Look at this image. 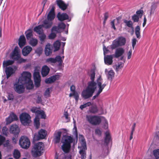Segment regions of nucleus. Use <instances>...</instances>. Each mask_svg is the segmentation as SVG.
Here are the masks:
<instances>
[{"label":"nucleus","instance_id":"obj_1","mask_svg":"<svg viewBox=\"0 0 159 159\" xmlns=\"http://www.w3.org/2000/svg\"><path fill=\"white\" fill-rule=\"evenodd\" d=\"M31 78L30 73L24 71L21 74V76L19 79V81L24 85H25L27 89H32L34 87V85Z\"/></svg>","mask_w":159,"mask_h":159},{"label":"nucleus","instance_id":"obj_2","mask_svg":"<svg viewBox=\"0 0 159 159\" xmlns=\"http://www.w3.org/2000/svg\"><path fill=\"white\" fill-rule=\"evenodd\" d=\"M64 141L62 142L63 145L61 146V148L63 151L65 153L69 152L71 148V143L74 141V139L70 136L65 135L64 136Z\"/></svg>","mask_w":159,"mask_h":159},{"label":"nucleus","instance_id":"obj_3","mask_svg":"<svg viewBox=\"0 0 159 159\" xmlns=\"http://www.w3.org/2000/svg\"><path fill=\"white\" fill-rule=\"evenodd\" d=\"M44 144L42 142L35 144L32 148L31 153L33 157H37L41 155L43 153Z\"/></svg>","mask_w":159,"mask_h":159},{"label":"nucleus","instance_id":"obj_4","mask_svg":"<svg viewBox=\"0 0 159 159\" xmlns=\"http://www.w3.org/2000/svg\"><path fill=\"white\" fill-rule=\"evenodd\" d=\"M18 47L17 46L15 47L14 50L11 54V58L14 60L17 61V63H21L25 62L26 60L20 57V54L18 52Z\"/></svg>","mask_w":159,"mask_h":159},{"label":"nucleus","instance_id":"obj_5","mask_svg":"<svg viewBox=\"0 0 159 159\" xmlns=\"http://www.w3.org/2000/svg\"><path fill=\"white\" fill-rule=\"evenodd\" d=\"M103 79L101 76H100L97 79V82L98 89L96 95L92 98V100H93L98 97L100 93L103 90L107 85L105 84H102V82Z\"/></svg>","mask_w":159,"mask_h":159},{"label":"nucleus","instance_id":"obj_6","mask_svg":"<svg viewBox=\"0 0 159 159\" xmlns=\"http://www.w3.org/2000/svg\"><path fill=\"white\" fill-rule=\"evenodd\" d=\"M126 43V39L125 38L120 37L118 38L117 40H114L110 47L112 49H114L119 46L124 45Z\"/></svg>","mask_w":159,"mask_h":159},{"label":"nucleus","instance_id":"obj_7","mask_svg":"<svg viewBox=\"0 0 159 159\" xmlns=\"http://www.w3.org/2000/svg\"><path fill=\"white\" fill-rule=\"evenodd\" d=\"M86 118L90 124L93 125H99L101 122L100 117L97 116L86 115Z\"/></svg>","mask_w":159,"mask_h":159},{"label":"nucleus","instance_id":"obj_8","mask_svg":"<svg viewBox=\"0 0 159 159\" xmlns=\"http://www.w3.org/2000/svg\"><path fill=\"white\" fill-rule=\"evenodd\" d=\"M20 147L24 149H27L30 147V142L29 139L26 136H22L19 140Z\"/></svg>","mask_w":159,"mask_h":159},{"label":"nucleus","instance_id":"obj_9","mask_svg":"<svg viewBox=\"0 0 159 159\" xmlns=\"http://www.w3.org/2000/svg\"><path fill=\"white\" fill-rule=\"evenodd\" d=\"M24 84L18 81L14 84L13 88L15 91L19 94L23 93L25 91V87Z\"/></svg>","mask_w":159,"mask_h":159},{"label":"nucleus","instance_id":"obj_10","mask_svg":"<svg viewBox=\"0 0 159 159\" xmlns=\"http://www.w3.org/2000/svg\"><path fill=\"white\" fill-rule=\"evenodd\" d=\"M20 119L21 123L25 125L30 123L31 121L30 116L26 113H22L20 115Z\"/></svg>","mask_w":159,"mask_h":159},{"label":"nucleus","instance_id":"obj_11","mask_svg":"<svg viewBox=\"0 0 159 159\" xmlns=\"http://www.w3.org/2000/svg\"><path fill=\"white\" fill-rule=\"evenodd\" d=\"M82 146L83 149H81L79 151V153L80 155L81 159H86V152L85 149H87L86 142L84 138L81 139Z\"/></svg>","mask_w":159,"mask_h":159},{"label":"nucleus","instance_id":"obj_12","mask_svg":"<svg viewBox=\"0 0 159 159\" xmlns=\"http://www.w3.org/2000/svg\"><path fill=\"white\" fill-rule=\"evenodd\" d=\"M47 134V132L44 129H41L38 132V134H34V139L35 140H39L40 139H44Z\"/></svg>","mask_w":159,"mask_h":159},{"label":"nucleus","instance_id":"obj_13","mask_svg":"<svg viewBox=\"0 0 159 159\" xmlns=\"http://www.w3.org/2000/svg\"><path fill=\"white\" fill-rule=\"evenodd\" d=\"M33 77L35 87H39L40 85L41 80L39 72L38 71L34 72L33 74Z\"/></svg>","mask_w":159,"mask_h":159},{"label":"nucleus","instance_id":"obj_14","mask_svg":"<svg viewBox=\"0 0 159 159\" xmlns=\"http://www.w3.org/2000/svg\"><path fill=\"white\" fill-rule=\"evenodd\" d=\"M93 93L87 87L81 93V96L84 99H88L92 96Z\"/></svg>","mask_w":159,"mask_h":159},{"label":"nucleus","instance_id":"obj_15","mask_svg":"<svg viewBox=\"0 0 159 159\" xmlns=\"http://www.w3.org/2000/svg\"><path fill=\"white\" fill-rule=\"evenodd\" d=\"M70 90L72 92L69 94L70 97L74 96L76 102L78 101L79 99V95L78 93L76 91L75 87L74 85H72L70 87Z\"/></svg>","mask_w":159,"mask_h":159},{"label":"nucleus","instance_id":"obj_16","mask_svg":"<svg viewBox=\"0 0 159 159\" xmlns=\"http://www.w3.org/2000/svg\"><path fill=\"white\" fill-rule=\"evenodd\" d=\"M55 7L53 6L47 15L46 20L52 22L55 17Z\"/></svg>","mask_w":159,"mask_h":159},{"label":"nucleus","instance_id":"obj_17","mask_svg":"<svg viewBox=\"0 0 159 159\" xmlns=\"http://www.w3.org/2000/svg\"><path fill=\"white\" fill-rule=\"evenodd\" d=\"M20 131L18 126L16 125H12L10 126V132L14 134L15 137L18 134Z\"/></svg>","mask_w":159,"mask_h":159},{"label":"nucleus","instance_id":"obj_18","mask_svg":"<svg viewBox=\"0 0 159 159\" xmlns=\"http://www.w3.org/2000/svg\"><path fill=\"white\" fill-rule=\"evenodd\" d=\"M97 82L90 81L88 83L87 88L94 93L97 89Z\"/></svg>","mask_w":159,"mask_h":159},{"label":"nucleus","instance_id":"obj_19","mask_svg":"<svg viewBox=\"0 0 159 159\" xmlns=\"http://www.w3.org/2000/svg\"><path fill=\"white\" fill-rule=\"evenodd\" d=\"M60 77L59 75H53L50 77L46 79L45 80V82L47 84H51L53 83L57 80H58Z\"/></svg>","mask_w":159,"mask_h":159},{"label":"nucleus","instance_id":"obj_20","mask_svg":"<svg viewBox=\"0 0 159 159\" xmlns=\"http://www.w3.org/2000/svg\"><path fill=\"white\" fill-rule=\"evenodd\" d=\"M113 55H107L104 56V62L105 64L107 65H110L113 63Z\"/></svg>","mask_w":159,"mask_h":159},{"label":"nucleus","instance_id":"obj_21","mask_svg":"<svg viewBox=\"0 0 159 159\" xmlns=\"http://www.w3.org/2000/svg\"><path fill=\"white\" fill-rule=\"evenodd\" d=\"M7 79H8L15 72L14 69L11 66L6 67L5 70Z\"/></svg>","mask_w":159,"mask_h":159},{"label":"nucleus","instance_id":"obj_22","mask_svg":"<svg viewBox=\"0 0 159 159\" xmlns=\"http://www.w3.org/2000/svg\"><path fill=\"white\" fill-rule=\"evenodd\" d=\"M57 17L58 20L61 21L68 20L69 18L68 15L66 13L61 14L60 12H59L57 15Z\"/></svg>","mask_w":159,"mask_h":159},{"label":"nucleus","instance_id":"obj_23","mask_svg":"<svg viewBox=\"0 0 159 159\" xmlns=\"http://www.w3.org/2000/svg\"><path fill=\"white\" fill-rule=\"evenodd\" d=\"M18 118L16 114L13 113L10 114V116L6 120L7 124H10L14 120H16Z\"/></svg>","mask_w":159,"mask_h":159},{"label":"nucleus","instance_id":"obj_24","mask_svg":"<svg viewBox=\"0 0 159 159\" xmlns=\"http://www.w3.org/2000/svg\"><path fill=\"white\" fill-rule=\"evenodd\" d=\"M52 25V21H51L46 19H45L43 21V24L41 25L43 28L45 29H47L50 28Z\"/></svg>","mask_w":159,"mask_h":159},{"label":"nucleus","instance_id":"obj_25","mask_svg":"<svg viewBox=\"0 0 159 159\" xmlns=\"http://www.w3.org/2000/svg\"><path fill=\"white\" fill-rule=\"evenodd\" d=\"M124 50L121 48H119L116 49L114 54V57L116 58L121 57L124 53Z\"/></svg>","mask_w":159,"mask_h":159},{"label":"nucleus","instance_id":"obj_26","mask_svg":"<svg viewBox=\"0 0 159 159\" xmlns=\"http://www.w3.org/2000/svg\"><path fill=\"white\" fill-rule=\"evenodd\" d=\"M56 2L57 5L62 10L64 11L67 8V6L62 0H57Z\"/></svg>","mask_w":159,"mask_h":159},{"label":"nucleus","instance_id":"obj_27","mask_svg":"<svg viewBox=\"0 0 159 159\" xmlns=\"http://www.w3.org/2000/svg\"><path fill=\"white\" fill-rule=\"evenodd\" d=\"M51 47L52 46L50 43H48L46 45L44 52L46 56H49L51 54L52 51Z\"/></svg>","mask_w":159,"mask_h":159},{"label":"nucleus","instance_id":"obj_28","mask_svg":"<svg viewBox=\"0 0 159 159\" xmlns=\"http://www.w3.org/2000/svg\"><path fill=\"white\" fill-rule=\"evenodd\" d=\"M49 68L46 65L43 66L42 68L41 74L43 77L46 76L49 73Z\"/></svg>","mask_w":159,"mask_h":159},{"label":"nucleus","instance_id":"obj_29","mask_svg":"<svg viewBox=\"0 0 159 159\" xmlns=\"http://www.w3.org/2000/svg\"><path fill=\"white\" fill-rule=\"evenodd\" d=\"M26 39L24 35H21L19 39L18 45L20 48L23 47L25 44Z\"/></svg>","mask_w":159,"mask_h":159},{"label":"nucleus","instance_id":"obj_30","mask_svg":"<svg viewBox=\"0 0 159 159\" xmlns=\"http://www.w3.org/2000/svg\"><path fill=\"white\" fill-rule=\"evenodd\" d=\"M32 48L30 46L25 47L22 50V53L24 56H27L31 51Z\"/></svg>","mask_w":159,"mask_h":159},{"label":"nucleus","instance_id":"obj_31","mask_svg":"<svg viewBox=\"0 0 159 159\" xmlns=\"http://www.w3.org/2000/svg\"><path fill=\"white\" fill-rule=\"evenodd\" d=\"M158 4V2H153L152 3L150 10V15L154 14Z\"/></svg>","mask_w":159,"mask_h":159},{"label":"nucleus","instance_id":"obj_32","mask_svg":"<svg viewBox=\"0 0 159 159\" xmlns=\"http://www.w3.org/2000/svg\"><path fill=\"white\" fill-rule=\"evenodd\" d=\"M124 66V64L121 62H118L117 64L114 66L116 72H118L121 70Z\"/></svg>","mask_w":159,"mask_h":159},{"label":"nucleus","instance_id":"obj_33","mask_svg":"<svg viewBox=\"0 0 159 159\" xmlns=\"http://www.w3.org/2000/svg\"><path fill=\"white\" fill-rule=\"evenodd\" d=\"M42 27L41 25L35 26L34 29V31L39 34H41V33L43 32Z\"/></svg>","mask_w":159,"mask_h":159},{"label":"nucleus","instance_id":"obj_34","mask_svg":"<svg viewBox=\"0 0 159 159\" xmlns=\"http://www.w3.org/2000/svg\"><path fill=\"white\" fill-rule=\"evenodd\" d=\"M61 134V131H58L56 134L54 138V142L55 143H57L60 142Z\"/></svg>","mask_w":159,"mask_h":159},{"label":"nucleus","instance_id":"obj_35","mask_svg":"<svg viewBox=\"0 0 159 159\" xmlns=\"http://www.w3.org/2000/svg\"><path fill=\"white\" fill-rule=\"evenodd\" d=\"M56 60V56L55 58L50 57L46 59L45 62L46 63L51 64L52 65H53V64L57 62Z\"/></svg>","mask_w":159,"mask_h":159},{"label":"nucleus","instance_id":"obj_36","mask_svg":"<svg viewBox=\"0 0 159 159\" xmlns=\"http://www.w3.org/2000/svg\"><path fill=\"white\" fill-rule=\"evenodd\" d=\"M26 39L28 40L33 36V31L31 29H29L25 32Z\"/></svg>","mask_w":159,"mask_h":159},{"label":"nucleus","instance_id":"obj_37","mask_svg":"<svg viewBox=\"0 0 159 159\" xmlns=\"http://www.w3.org/2000/svg\"><path fill=\"white\" fill-rule=\"evenodd\" d=\"M89 112L95 114L98 111V107L96 105L92 106L89 109Z\"/></svg>","mask_w":159,"mask_h":159},{"label":"nucleus","instance_id":"obj_38","mask_svg":"<svg viewBox=\"0 0 159 159\" xmlns=\"http://www.w3.org/2000/svg\"><path fill=\"white\" fill-rule=\"evenodd\" d=\"M115 73L113 70H110L108 71L107 76L108 79L112 81L114 76Z\"/></svg>","mask_w":159,"mask_h":159},{"label":"nucleus","instance_id":"obj_39","mask_svg":"<svg viewBox=\"0 0 159 159\" xmlns=\"http://www.w3.org/2000/svg\"><path fill=\"white\" fill-rule=\"evenodd\" d=\"M61 43L58 40L56 41L53 44L54 48V51H56L58 50L59 49Z\"/></svg>","mask_w":159,"mask_h":159},{"label":"nucleus","instance_id":"obj_40","mask_svg":"<svg viewBox=\"0 0 159 159\" xmlns=\"http://www.w3.org/2000/svg\"><path fill=\"white\" fill-rule=\"evenodd\" d=\"M140 27L139 26H136L135 28V34L137 38L139 39L140 38Z\"/></svg>","mask_w":159,"mask_h":159},{"label":"nucleus","instance_id":"obj_41","mask_svg":"<svg viewBox=\"0 0 159 159\" xmlns=\"http://www.w3.org/2000/svg\"><path fill=\"white\" fill-rule=\"evenodd\" d=\"M20 153L18 150L15 149L13 153L14 157L16 159H18L20 158Z\"/></svg>","mask_w":159,"mask_h":159},{"label":"nucleus","instance_id":"obj_42","mask_svg":"<svg viewBox=\"0 0 159 159\" xmlns=\"http://www.w3.org/2000/svg\"><path fill=\"white\" fill-rule=\"evenodd\" d=\"M105 134L106 136L105 138V143L107 144H108L110 142L111 137L109 132H106Z\"/></svg>","mask_w":159,"mask_h":159},{"label":"nucleus","instance_id":"obj_43","mask_svg":"<svg viewBox=\"0 0 159 159\" xmlns=\"http://www.w3.org/2000/svg\"><path fill=\"white\" fill-rule=\"evenodd\" d=\"M90 72L91 74L89 75L90 79L91 80L90 81H94V79L95 75V70L94 69H92L91 70Z\"/></svg>","mask_w":159,"mask_h":159},{"label":"nucleus","instance_id":"obj_44","mask_svg":"<svg viewBox=\"0 0 159 159\" xmlns=\"http://www.w3.org/2000/svg\"><path fill=\"white\" fill-rule=\"evenodd\" d=\"M38 42L37 39L32 38L30 41V43L31 46L33 47H34L37 44Z\"/></svg>","mask_w":159,"mask_h":159},{"label":"nucleus","instance_id":"obj_45","mask_svg":"<svg viewBox=\"0 0 159 159\" xmlns=\"http://www.w3.org/2000/svg\"><path fill=\"white\" fill-rule=\"evenodd\" d=\"M14 62V60H8L3 62V66H7L9 65H12Z\"/></svg>","mask_w":159,"mask_h":159},{"label":"nucleus","instance_id":"obj_46","mask_svg":"<svg viewBox=\"0 0 159 159\" xmlns=\"http://www.w3.org/2000/svg\"><path fill=\"white\" fill-rule=\"evenodd\" d=\"M34 125L37 129H38L40 125L39 119L38 118V115H36L34 120Z\"/></svg>","mask_w":159,"mask_h":159},{"label":"nucleus","instance_id":"obj_47","mask_svg":"<svg viewBox=\"0 0 159 159\" xmlns=\"http://www.w3.org/2000/svg\"><path fill=\"white\" fill-rule=\"evenodd\" d=\"M124 22L126 24V26L128 27L133 28V23L131 21H128L127 20H124Z\"/></svg>","mask_w":159,"mask_h":159},{"label":"nucleus","instance_id":"obj_48","mask_svg":"<svg viewBox=\"0 0 159 159\" xmlns=\"http://www.w3.org/2000/svg\"><path fill=\"white\" fill-rule=\"evenodd\" d=\"M56 61H57V62L58 63V66L59 67H61L62 66V62L61 57L59 56H56Z\"/></svg>","mask_w":159,"mask_h":159},{"label":"nucleus","instance_id":"obj_49","mask_svg":"<svg viewBox=\"0 0 159 159\" xmlns=\"http://www.w3.org/2000/svg\"><path fill=\"white\" fill-rule=\"evenodd\" d=\"M91 105V103L90 102H88L85 103V104L81 105L80 107V108L82 110L84 108H85L87 107H89Z\"/></svg>","mask_w":159,"mask_h":159},{"label":"nucleus","instance_id":"obj_50","mask_svg":"<svg viewBox=\"0 0 159 159\" xmlns=\"http://www.w3.org/2000/svg\"><path fill=\"white\" fill-rule=\"evenodd\" d=\"M153 153L155 157V159H159V149L154 150Z\"/></svg>","mask_w":159,"mask_h":159},{"label":"nucleus","instance_id":"obj_51","mask_svg":"<svg viewBox=\"0 0 159 159\" xmlns=\"http://www.w3.org/2000/svg\"><path fill=\"white\" fill-rule=\"evenodd\" d=\"M39 113H38L37 115H38V118L39 115H41V118L42 119H45L46 117V115L45 114L44 112L43 111L40 110Z\"/></svg>","mask_w":159,"mask_h":159},{"label":"nucleus","instance_id":"obj_52","mask_svg":"<svg viewBox=\"0 0 159 159\" xmlns=\"http://www.w3.org/2000/svg\"><path fill=\"white\" fill-rule=\"evenodd\" d=\"M31 111L33 113H35L37 114V115L38 114V113H39L40 112V110H38V108L36 107H33L31 109Z\"/></svg>","mask_w":159,"mask_h":159},{"label":"nucleus","instance_id":"obj_53","mask_svg":"<svg viewBox=\"0 0 159 159\" xmlns=\"http://www.w3.org/2000/svg\"><path fill=\"white\" fill-rule=\"evenodd\" d=\"M132 19L134 22H138L139 21V17L137 15L134 14L132 16Z\"/></svg>","mask_w":159,"mask_h":159},{"label":"nucleus","instance_id":"obj_54","mask_svg":"<svg viewBox=\"0 0 159 159\" xmlns=\"http://www.w3.org/2000/svg\"><path fill=\"white\" fill-rule=\"evenodd\" d=\"M40 35L39 37L40 39V40L41 42H43L44 41L45 39L46 38V35L43 32L41 33V34H39Z\"/></svg>","mask_w":159,"mask_h":159},{"label":"nucleus","instance_id":"obj_55","mask_svg":"<svg viewBox=\"0 0 159 159\" xmlns=\"http://www.w3.org/2000/svg\"><path fill=\"white\" fill-rule=\"evenodd\" d=\"M58 28L59 30L62 29L63 30H64L66 28V25L63 22H61L58 24Z\"/></svg>","mask_w":159,"mask_h":159},{"label":"nucleus","instance_id":"obj_56","mask_svg":"<svg viewBox=\"0 0 159 159\" xmlns=\"http://www.w3.org/2000/svg\"><path fill=\"white\" fill-rule=\"evenodd\" d=\"M108 47L106 48L104 45V44H103V54L104 56H106V54L110 52L109 50L107 48Z\"/></svg>","mask_w":159,"mask_h":159},{"label":"nucleus","instance_id":"obj_57","mask_svg":"<svg viewBox=\"0 0 159 159\" xmlns=\"http://www.w3.org/2000/svg\"><path fill=\"white\" fill-rule=\"evenodd\" d=\"M14 98V96L12 93H8L7 100H13Z\"/></svg>","mask_w":159,"mask_h":159},{"label":"nucleus","instance_id":"obj_58","mask_svg":"<svg viewBox=\"0 0 159 159\" xmlns=\"http://www.w3.org/2000/svg\"><path fill=\"white\" fill-rule=\"evenodd\" d=\"M108 18V12H105L104 14V19L103 21L104 25L105 24Z\"/></svg>","mask_w":159,"mask_h":159},{"label":"nucleus","instance_id":"obj_59","mask_svg":"<svg viewBox=\"0 0 159 159\" xmlns=\"http://www.w3.org/2000/svg\"><path fill=\"white\" fill-rule=\"evenodd\" d=\"M143 10H139L136 11V15H138L139 17L140 16L141 17L143 15Z\"/></svg>","mask_w":159,"mask_h":159},{"label":"nucleus","instance_id":"obj_60","mask_svg":"<svg viewBox=\"0 0 159 159\" xmlns=\"http://www.w3.org/2000/svg\"><path fill=\"white\" fill-rule=\"evenodd\" d=\"M59 29L58 27V26H54L52 27L51 29V31L53 32L54 31H56L57 32H59Z\"/></svg>","mask_w":159,"mask_h":159},{"label":"nucleus","instance_id":"obj_61","mask_svg":"<svg viewBox=\"0 0 159 159\" xmlns=\"http://www.w3.org/2000/svg\"><path fill=\"white\" fill-rule=\"evenodd\" d=\"M5 140V138L2 135H0V146L4 142Z\"/></svg>","mask_w":159,"mask_h":159},{"label":"nucleus","instance_id":"obj_62","mask_svg":"<svg viewBox=\"0 0 159 159\" xmlns=\"http://www.w3.org/2000/svg\"><path fill=\"white\" fill-rule=\"evenodd\" d=\"M95 133L96 134L100 136L102 134V132L99 129L97 128L95 129Z\"/></svg>","mask_w":159,"mask_h":159},{"label":"nucleus","instance_id":"obj_63","mask_svg":"<svg viewBox=\"0 0 159 159\" xmlns=\"http://www.w3.org/2000/svg\"><path fill=\"white\" fill-rule=\"evenodd\" d=\"M56 36V34L52 32V33L49 34V37L50 39H53Z\"/></svg>","mask_w":159,"mask_h":159},{"label":"nucleus","instance_id":"obj_64","mask_svg":"<svg viewBox=\"0 0 159 159\" xmlns=\"http://www.w3.org/2000/svg\"><path fill=\"white\" fill-rule=\"evenodd\" d=\"M50 89L49 88H48L46 89L45 93L44 95L47 97H49L50 95Z\"/></svg>","mask_w":159,"mask_h":159}]
</instances>
